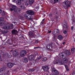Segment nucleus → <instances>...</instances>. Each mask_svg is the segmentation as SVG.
Masks as SVG:
<instances>
[{
  "mask_svg": "<svg viewBox=\"0 0 75 75\" xmlns=\"http://www.w3.org/2000/svg\"><path fill=\"white\" fill-rule=\"evenodd\" d=\"M27 18L29 20H32V19H33V17L31 16V15H29L28 16Z\"/></svg>",
  "mask_w": 75,
  "mask_h": 75,
  "instance_id": "nucleus-21",
  "label": "nucleus"
},
{
  "mask_svg": "<svg viewBox=\"0 0 75 75\" xmlns=\"http://www.w3.org/2000/svg\"><path fill=\"white\" fill-rule=\"evenodd\" d=\"M67 31L66 30H64L63 32L64 34H67Z\"/></svg>",
  "mask_w": 75,
  "mask_h": 75,
  "instance_id": "nucleus-38",
  "label": "nucleus"
},
{
  "mask_svg": "<svg viewBox=\"0 0 75 75\" xmlns=\"http://www.w3.org/2000/svg\"><path fill=\"white\" fill-rule=\"evenodd\" d=\"M26 54V51L25 50H22L20 53V56L22 57H24Z\"/></svg>",
  "mask_w": 75,
  "mask_h": 75,
  "instance_id": "nucleus-7",
  "label": "nucleus"
},
{
  "mask_svg": "<svg viewBox=\"0 0 75 75\" xmlns=\"http://www.w3.org/2000/svg\"><path fill=\"white\" fill-rule=\"evenodd\" d=\"M51 33V31H50L48 32V33Z\"/></svg>",
  "mask_w": 75,
  "mask_h": 75,
  "instance_id": "nucleus-52",
  "label": "nucleus"
},
{
  "mask_svg": "<svg viewBox=\"0 0 75 75\" xmlns=\"http://www.w3.org/2000/svg\"><path fill=\"white\" fill-rule=\"evenodd\" d=\"M23 1L21 0H18V1L16 2V4L17 5H21L23 4Z\"/></svg>",
  "mask_w": 75,
  "mask_h": 75,
  "instance_id": "nucleus-18",
  "label": "nucleus"
},
{
  "mask_svg": "<svg viewBox=\"0 0 75 75\" xmlns=\"http://www.w3.org/2000/svg\"><path fill=\"white\" fill-rule=\"evenodd\" d=\"M53 41H57V39H56V38L55 37H54L53 38Z\"/></svg>",
  "mask_w": 75,
  "mask_h": 75,
  "instance_id": "nucleus-35",
  "label": "nucleus"
},
{
  "mask_svg": "<svg viewBox=\"0 0 75 75\" xmlns=\"http://www.w3.org/2000/svg\"><path fill=\"white\" fill-rule=\"evenodd\" d=\"M65 54L67 56H69V55H71V53L68 50H66L65 51Z\"/></svg>",
  "mask_w": 75,
  "mask_h": 75,
  "instance_id": "nucleus-17",
  "label": "nucleus"
},
{
  "mask_svg": "<svg viewBox=\"0 0 75 75\" xmlns=\"http://www.w3.org/2000/svg\"><path fill=\"white\" fill-rule=\"evenodd\" d=\"M3 30H1V29H0V31L1 32V33H3Z\"/></svg>",
  "mask_w": 75,
  "mask_h": 75,
  "instance_id": "nucleus-43",
  "label": "nucleus"
},
{
  "mask_svg": "<svg viewBox=\"0 0 75 75\" xmlns=\"http://www.w3.org/2000/svg\"><path fill=\"white\" fill-rule=\"evenodd\" d=\"M34 69H30L29 71H30V72H31V71H34Z\"/></svg>",
  "mask_w": 75,
  "mask_h": 75,
  "instance_id": "nucleus-34",
  "label": "nucleus"
},
{
  "mask_svg": "<svg viewBox=\"0 0 75 75\" xmlns=\"http://www.w3.org/2000/svg\"><path fill=\"white\" fill-rule=\"evenodd\" d=\"M42 68L43 70L45 71H47L49 70V69H50V68L47 66H43L42 67Z\"/></svg>",
  "mask_w": 75,
  "mask_h": 75,
  "instance_id": "nucleus-8",
  "label": "nucleus"
},
{
  "mask_svg": "<svg viewBox=\"0 0 75 75\" xmlns=\"http://www.w3.org/2000/svg\"><path fill=\"white\" fill-rule=\"evenodd\" d=\"M73 75H75V71L73 73Z\"/></svg>",
  "mask_w": 75,
  "mask_h": 75,
  "instance_id": "nucleus-50",
  "label": "nucleus"
},
{
  "mask_svg": "<svg viewBox=\"0 0 75 75\" xmlns=\"http://www.w3.org/2000/svg\"><path fill=\"white\" fill-rule=\"evenodd\" d=\"M66 69L67 71H69V69L68 68V67H66Z\"/></svg>",
  "mask_w": 75,
  "mask_h": 75,
  "instance_id": "nucleus-41",
  "label": "nucleus"
},
{
  "mask_svg": "<svg viewBox=\"0 0 75 75\" xmlns=\"http://www.w3.org/2000/svg\"><path fill=\"white\" fill-rule=\"evenodd\" d=\"M34 58H35L34 56L33 55H32L29 57L28 59L30 61H33V60H34Z\"/></svg>",
  "mask_w": 75,
  "mask_h": 75,
  "instance_id": "nucleus-11",
  "label": "nucleus"
},
{
  "mask_svg": "<svg viewBox=\"0 0 75 75\" xmlns=\"http://www.w3.org/2000/svg\"><path fill=\"white\" fill-rule=\"evenodd\" d=\"M65 67H66V68H67V67H67V66L66 65H65Z\"/></svg>",
  "mask_w": 75,
  "mask_h": 75,
  "instance_id": "nucleus-55",
  "label": "nucleus"
},
{
  "mask_svg": "<svg viewBox=\"0 0 75 75\" xmlns=\"http://www.w3.org/2000/svg\"><path fill=\"white\" fill-rule=\"evenodd\" d=\"M34 2V0H29V4H33Z\"/></svg>",
  "mask_w": 75,
  "mask_h": 75,
  "instance_id": "nucleus-23",
  "label": "nucleus"
},
{
  "mask_svg": "<svg viewBox=\"0 0 75 75\" xmlns=\"http://www.w3.org/2000/svg\"><path fill=\"white\" fill-rule=\"evenodd\" d=\"M47 60V58L45 57H44V58H43L42 59V61H46Z\"/></svg>",
  "mask_w": 75,
  "mask_h": 75,
  "instance_id": "nucleus-31",
  "label": "nucleus"
},
{
  "mask_svg": "<svg viewBox=\"0 0 75 75\" xmlns=\"http://www.w3.org/2000/svg\"><path fill=\"white\" fill-rule=\"evenodd\" d=\"M68 59H67L66 58L63 61V62L61 61V59H57L56 62L54 63V64H59V65H64V64H67L68 63Z\"/></svg>",
  "mask_w": 75,
  "mask_h": 75,
  "instance_id": "nucleus-1",
  "label": "nucleus"
},
{
  "mask_svg": "<svg viewBox=\"0 0 75 75\" xmlns=\"http://www.w3.org/2000/svg\"><path fill=\"white\" fill-rule=\"evenodd\" d=\"M68 3L69 4H68ZM70 4H71V2L69 1H65L63 2L62 3V5L63 7H66V8H68V7H70L71 6L70 5H69Z\"/></svg>",
  "mask_w": 75,
  "mask_h": 75,
  "instance_id": "nucleus-2",
  "label": "nucleus"
},
{
  "mask_svg": "<svg viewBox=\"0 0 75 75\" xmlns=\"http://www.w3.org/2000/svg\"><path fill=\"white\" fill-rule=\"evenodd\" d=\"M25 4L26 6H28V3H26Z\"/></svg>",
  "mask_w": 75,
  "mask_h": 75,
  "instance_id": "nucleus-44",
  "label": "nucleus"
},
{
  "mask_svg": "<svg viewBox=\"0 0 75 75\" xmlns=\"http://www.w3.org/2000/svg\"><path fill=\"white\" fill-rule=\"evenodd\" d=\"M5 23L4 22V21H1L0 22V25L1 26H3V25H4L5 24Z\"/></svg>",
  "mask_w": 75,
  "mask_h": 75,
  "instance_id": "nucleus-19",
  "label": "nucleus"
},
{
  "mask_svg": "<svg viewBox=\"0 0 75 75\" xmlns=\"http://www.w3.org/2000/svg\"><path fill=\"white\" fill-rule=\"evenodd\" d=\"M65 42H63V45H64V44H65Z\"/></svg>",
  "mask_w": 75,
  "mask_h": 75,
  "instance_id": "nucleus-54",
  "label": "nucleus"
},
{
  "mask_svg": "<svg viewBox=\"0 0 75 75\" xmlns=\"http://www.w3.org/2000/svg\"><path fill=\"white\" fill-rule=\"evenodd\" d=\"M7 65L8 68H11V67L13 66L14 64L11 63H8L7 64Z\"/></svg>",
  "mask_w": 75,
  "mask_h": 75,
  "instance_id": "nucleus-12",
  "label": "nucleus"
},
{
  "mask_svg": "<svg viewBox=\"0 0 75 75\" xmlns=\"http://www.w3.org/2000/svg\"><path fill=\"white\" fill-rule=\"evenodd\" d=\"M18 54H19V53H18V52H16V51H14L13 52V54L14 57H16L17 55H18Z\"/></svg>",
  "mask_w": 75,
  "mask_h": 75,
  "instance_id": "nucleus-14",
  "label": "nucleus"
},
{
  "mask_svg": "<svg viewBox=\"0 0 75 75\" xmlns=\"http://www.w3.org/2000/svg\"><path fill=\"white\" fill-rule=\"evenodd\" d=\"M59 34V29H56L53 30L52 32V34L54 35H58Z\"/></svg>",
  "mask_w": 75,
  "mask_h": 75,
  "instance_id": "nucleus-4",
  "label": "nucleus"
},
{
  "mask_svg": "<svg viewBox=\"0 0 75 75\" xmlns=\"http://www.w3.org/2000/svg\"><path fill=\"white\" fill-rule=\"evenodd\" d=\"M8 58H10V56H9V54H8Z\"/></svg>",
  "mask_w": 75,
  "mask_h": 75,
  "instance_id": "nucleus-53",
  "label": "nucleus"
},
{
  "mask_svg": "<svg viewBox=\"0 0 75 75\" xmlns=\"http://www.w3.org/2000/svg\"><path fill=\"white\" fill-rule=\"evenodd\" d=\"M8 32V31H7V30H4L3 31V33H4V34H6Z\"/></svg>",
  "mask_w": 75,
  "mask_h": 75,
  "instance_id": "nucleus-33",
  "label": "nucleus"
},
{
  "mask_svg": "<svg viewBox=\"0 0 75 75\" xmlns=\"http://www.w3.org/2000/svg\"><path fill=\"white\" fill-rule=\"evenodd\" d=\"M2 15L3 16H5V13H4V11H3V12L2 13Z\"/></svg>",
  "mask_w": 75,
  "mask_h": 75,
  "instance_id": "nucleus-40",
  "label": "nucleus"
},
{
  "mask_svg": "<svg viewBox=\"0 0 75 75\" xmlns=\"http://www.w3.org/2000/svg\"><path fill=\"white\" fill-rule=\"evenodd\" d=\"M28 14H29L27 13L25 14L24 15L25 17V18H27V17H28V16L29 15Z\"/></svg>",
  "mask_w": 75,
  "mask_h": 75,
  "instance_id": "nucleus-28",
  "label": "nucleus"
},
{
  "mask_svg": "<svg viewBox=\"0 0 75 75\" xmlns=\"http://www.w3.org/2000/svg\"><path fill=\"white\" fill-rule=\"evenodd\" d=\"M0 61H2V59H1L0 60Z\"/></svg>",
  "mask_w": 75,
  "mask_h": 75,
  "instance_id": "nucleus-57",
  "label": "nucleus"
},
{
  "mask_svg": "<svg viewBox=\"0 0 75 75\" xmlns=\"http://www.w3.org/2000/svg\"><path fill=\"white\" fill-rule=\"evenodd\" d=\"M59 57L61 58H63L65 55V53L64 52H60L59 54Z\"/></svg>",
  "mask_w": 75,
  "mask_h": 75,
  "instance_id": "nucleus-13",
  "label": "nucleus"
},
{
  "mask_svg": "<svg viewBox=\"0 0 75 75\" xmlns=\"http://www.w3.org/2000/svg\"><path fill=\"white\" fill-rule=\"evenodd\" d=\"M17 10V11H18V14H19V13H20V11H21V9L19 8Z\"/></svg>",
  "mask_w": 75,
  "mask_h": 75,
  "instance_id": "nucleus-32",
  "label": "nucleus"
},
{
  "mask_svg": "<svg viewBox=\"0 0 75 75\" xmlns=\"http://www.w3.org/2000/svg\"><path fill=\"white\" fill-rule=\"evenodd\" d=\"M8 44H9V45H11V44H13V41L12 40L10 41L8 43Z\"/></svg>",
  "mask_w": 75,
  "mask_h": 75,
  "instance_id": "nucleus-30",
  "label": "nucleus"
},
{
  "mask_svg": "<svg viewBox=\"0 0 75 75\" xmlns=\"http://www.w3.org/2000/svg\"><path fill=\"white\" fill-rule=\"evenodd\" d=\"M5 71V69H4L3 68H0V73H2V72H4V71Z\"/></svg>",
  "mask_w": 75,
  "mask_h": 75,
  "instance_id": "nucleus-26",
  "label": "nucleus"
},
{
  "mask_svg": "<svg viewBox=\"0 0 75 75\" xmlns=\"http://www.w3.org/2000/svg\"><path fill=\"white\" fill-rule=\"evenodd\" d=\"M12 8H10L11 11H13L14 14H18V12L17 10V6L15 5H13Z\"/></svg>",
  "mask_w": 75,
  "mask_h": 75,
  "instance_id": "nucleus-3",
  "label": "nucleus"
},
{
  "mask_svg": "<svg viewBox=\"0 0 75 75\" xmlns=\"http://www.w3.org/2000/svg\"><path fill=\"white\" fill-rule=\"evenodd\" d=\"M74 30V27L72 26L71 27V30H72H72Z\"/></svg>",
  "mask_w": 75,
  "mask_h": 75,
  "instance_id": "nucleus-42",
  "label": "nucleus"
},
{
  "mask_svg": "<svg viewBox=\"0 0 75 75\" xmlns=\"http://www.w3.org/2000/svg\"><path fill=\"white\" fill-rule=\"evenodd\" d=\"M74 50L75 49H74V48H72L71 49V52H73L74 51Z\"/></svg>",
  "mask_w": 75,
  "mask_h": 75,
  "instance_id": "nucleus-36",
  "label": "nucleus"
},
{
  "mask_svg": "<svg viewBox=\"0 0 75 75\" xmlns=\"http://www.w3.org/2000/svg\"><path fill=\"white\" fill-rule=\"evenodd\" d=\"M0 59H1V56H0Z\"/></svg>",
  "mask_w": 75,
  "mask_h": 75,
  "instance_id": "nucleus-58",
  "label": "nucleus"
},
{
  "mask_svg": "<svg viewBox=\"0 0 75 75\" xmlns=\"http://www.w3.org/2000/svg\"><path fill=\"white\" fill-rule=\"evenodd\" d=\"M8 75H9V71H7V73H6Z\"/></svg>",
  "mask_w": 75,
  "mask_h": 75,
  "instance_id": "nucleus-47",
  "label": "nucleus"
},
{
  "mask_svg": "<svg viewBox=\"0 0 75 75\" xmlns=\"http://www.w3.org/2000/svg\"><path fill=\"white\" fill-rule=\"evenodd\" d=\"M1 12H2V11H1V9H0V14L1 13Z\"/></svg>",
  "mask_w": 75,
  "mask_h": 75,
  "instance_id": "nucleus-51",
  "label": "nucleus"
},
{
  "mask_svg": "<svg viewBox=\"0 0 75 75\" xmlns=\"http://www.w3.org/2000/svg\"><path fill=\"white\" fill-rule=\"evenodd\" d=\"M5 75H7V73H5Z\"/></svg>",
  "mask_w": 75,
  "mask_h": 75,
  "instance_id": "nucleus-56",
  "label": "nucleus"
},
{
  "mask_svg": "<svg viewBox=\"0 0 75 75\" xmlns=\"http://www.w3.org/2000/svg\"><path fill=\"white\" fill-rule=\"evenodd\" d=\"M35 43L36 44H38V41H36L35 42Z\"/></svg>",
  "mask_w": 75,
  "mask_h": 75,
  "instance_id": "nucleus-49",
  "label": "nucleus"
},
{
  "mask_svg": "<svg viewBox=\"0 0 75 75\" xmlns=\"http://www.w3.org/2000/svg\"><path fill=\"white\" fill-rule=\"evenodd\" d=\"M63 27L64 29H67L68 28V26H67V24L66 23H65V24H64Z\"/></svg>",
  "mask_w": 75,
  "mask_h": 75,
  "instance_id": "nucleus-25",
  "label": "nucleus"
},
{
  "mask_svg": "<svg viewBox=\"0 0 75 75\" xmlns=\"http://www.w3.org/2000/svg\"><path fill=\"white\" fill-rule=\"evenodd\" d=\"M39 48L38 47H34V49H36V48Z\"/></svg>",
  "mask_w": 75,
  "mask_h": 75,
  "instance_id": "nucleus-46",
  "label": "nucleus"
},
{
  "mask_svg": "<svg viewBox=\"0 0 75 75\" xmlns=\"http://www.w3.org/2000/svg\"><path fill=\"white\" fill-rule=\"evenodd\" d=\"M50 46H51L50 44H49V45H47L46 47H47V48L48 50V49H49V48H50Z\"/></svg>",
  "mask_w": 75,
  "mask_h": 75,
  "instance_id": "nucleus-29",
  "label": "nucleus"
},
{
  "mask_svg": "<svg viewBox=\"0 0 75 75\" xmlns=\"http://www.w3.org/2000/svg\"><path fill=\"white\" fill-rule=\"evenodd\" d=\"M72 21H73L74 22V23H75V19H72Z\"/></svg>",
  "mask_w": 75,
  "mask_h": 75,
  "instance_id": "nucleus-48",
  "label": "nucleus"
},
{
  "mask_svg": "<svg viewBox=\"0 0 75 75\" xmlns=\"http://www.w3.org/2000/svg\"><path fill=\"white\" fill-rule=\"evenodd\" d=\"M41 58H42V57L41 56H40L38 57V60H40V59H41Z\"/></svg>",
  "mask_w": 75,
  "mask_h": 75,
  "instance_id": "nucleus-37",
  "label": "nucleus"
},
{
  "mask_svg": "<svg viewBox=\"0 0 75 75\" xmlns=\"http://www.w3.org/2000/svg\"><path fill=\"white\" fill-rule=\"evenodd\" d=\"M50 46H51V47L53 48H56V45H55V44L54 43L50 44Z\"/></svg>",
  "mask_w": 75,
  "mask_h": 75,
  "instance_id": "nucleus-20",
  "label": "nucleus"
},
{
  "mask_svg": "<svg viewBox=\"0 0 75 75\" xmlns=\"http://www.w3.org/2000/svg\"><path fill=\"white\" fill-rule=\"evenodd\" d=\"M10 27H11L8 25L5 24L3 27V28L5 30H9L10 29Z\"/></svg>",
  "mask_w": 75,
  "mask_h": 75,
  "instance_id": "nucleus-5",
  "label": "nucleus"
},
{
  "mask_svg": "<svg viewBox=\"0 0 75 75\" xmlns=\"http://www.w3.org/2000/svg\"><path fill=\"white\" fill-rule=\"evenodd\" d=\"M52 71L53 73L54 74V75H57L59 74V72H58V71L55 69L54 68H52Z\"/></svg>",
  "mask_w": 75,
  "mask_h": 75,
  "instance_id": "nucleus-10",
  "label": "nucleus"
},
{
  "mask_svg": "<svg viewBox=\"0 0 75 75\" xmlns=\"http://www.w3.org/2000/svg\"><path fill=\"white\" fill-rule=\"evenodd\" d=\"M29 34L30 37H33L34 36V34L32 32H29Z\"/></svg>",
  "mask_w": 75,
  "mask_h": 75,
  "instance_id": "nucleus-27",
  "label": "nucleus"
},
{
  "mask_svg": "<svg viewBox=\"0 0 75 75\" xmlns=\"http://www.w3.org/2000/svg\"><path fill=\"white\" fill-rule=\"evenodd\" d=\"M16 0H13V2H14V3L16 2Z\"/></svg>",
  "mask_w": 75,
  "mask_h": 75,
  "instance_id": "nucleus-45",
  "label": "nucleus"
},
{
  "mask_svg": "<svg viewBox=\"0 0 75 75\" xmlns=\"http://www.w3.org/2000/svg\"><path fill=\"white\" fill-rule=\"evenodd\" d=\"M20 7L21 9H24L25 8V6H24V4L23 3L20 6Z\"/></svg>",
  "mask_w": 75,
  "mask_h": 75,
  "instance_id": "nucleus-22",
  "label": "nucleus"
},
{
  "mask_svg": "<svg viewBox=\"0 0 75 75\" xmlns=\"http://www.w3.org/2000/svg\"><path fill=\"white\" fill-rule=\"evenodd\" d=\"M26 13L28 14L29 15H30V16H33L34 14V11L31 10H29L27 11L26 12Z\"/></svg>",
  "mask_w": 75,
  "mask_h": 75,
  "instance_id": "nucleus-6",
  "label": "nucleus"
},
{
  "mask_svg": "<svg viewBox=\"0 0 75 75\" xmlns=\"http://www.w3.org/2000/svg\"><path fill=\"white\" fill-rule=\"evenodd\" d=\"M23 61L24 62H25V63H27L28 62V60L27 58H25V57H24L23 58Z\"/></svg>",
  "mask_w": 75,
  "mask_h": 75,
  "instance_id": "nucleus-16",
  "label": "nucleus"
},
{
  "mask_svg": "<svg viewBox=\"0 0 75 75\" xmlns=\"http://www.w3.org/2000/svg\"><path fill=\"white\" fill-rule=\"evenodd\" d=\"M45 19L44 18L42 20V24H43V23H44V20H45Z\"/></svg>",
  "mask_w": 75,
  "mask_h": 75,
  "instance_id": "nucleus-39",
  "label": "nucleus"
},
{
  "mask_svg": "<svg viewBox=\"0 0 75 75\" xmlns=\"http://www.w3.org/2000/svg\"><path fill=\"white\" fill-rule=\"evenodd\" d=\"M61 0H51V2L53 4H55L56 3L58 2V1H60Z\"/></svg>",
  "mask_w": 75,
  "mask_h": 75,
  "instance_id": "nucleus-15",
  "label": "nucleus"
},
{
  "mask_svg": "<svg viewBox=\"0 0 75 75\" xmlns=\"http://www.w3.org/2000/svg\"><path fill=\"white\" fill-rule=\"evenodd\" d=\"M11 33L12 35H17L18 34V31L16 30L13 29L11 31Z\"/></svg>",
  "mask_w": 75,
  "mask_h": 75,
  "instance_id": "nucleus-9",
  "label": "nucleus"
},
{
  "mask_svg": "<svg viewBox=\"0 0 75 75\" xmlns=\"http://www.w3.org/2000/svg\"><path fill=\"white\" fill-rule=\"evenodd\" d=\"M58 38L59 40H63V37L62 35H59L58 37Z\"/></svg>",
  "mask_w": 75,
  "mask_h": 75,
  "instance_id": "nucleus-24",
  "label": "nucleus"
}]
</instances>
